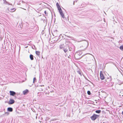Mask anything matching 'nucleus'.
Listing matches in <instances>:
<instances>
[{"instance_id":"obj_1","label":"nucleus","mask_w":123,"mask_h":123,"mask_svg":"<svg viewBox=\"0 0 123 123\" xmlns=\"http://www.w3.org/2000/svg\"><path fill=\"white\" fill-rule=\"evenodd\" d=\"M82 52L80 51L77 52L75 54V57L76 59H79L81 58Z\"/></svg>"},{"instance_id":"obj_2","label":"nucleus","mask_w":123,"mask_h":123,"mask_svg":"<svg viewBox=\"0 0 123 123\" xmlns=\"http://www.w3.org/2000/svg\"><path fill=\"white\" fill-rule=\"evenodd\" d=\"M99 117V115L94 114L90 118L92 120L94 121L97 118Z\"/></svg>"},{"instance_id":"obj_3","label":"nucleus","mask_w":123,"mask_h":123,"mask_svg":"<svg viewBox=\"0 0 123 123\" xmlns=\"http://www.w3.org/2000/svg\"><path fill=\"white\" fill-rule=\"evenodd\" d=\"M100 78L101 80H103L105 78V77L103 75L102 72L101 71L100 72Z\"/></svg>"},{"instance_id":"obj_4","label":"nucleus","mask_w":123,"mask_h":123,"mask_svg":"<svg viewBox=\"0 0 123 123\" xmlns=\"http://www.w3.org/2000/svg\"><path fill=\"white\" fill-rule=\"evenodd\" d=\"M15 102L14 100L12 99H10L9 100L8 102L9 104H13Z\"/></svg>"},{"instance_id":"obj_5","label":"nucleus","mask_w":123,"mask_h":123,"mask_svg":"<svg viewBox=\"0 0 123 123\" xmlns=\"http://www.w3.org/2000/svg\"><path fill=\"white\" fill-rule=\"evenodd\" d=\"M59 11L62 17L63 18H64L65 17L63 13V12L62 11V9L60 10Z\"/></svg>"},{"instance_id":"obj_6","label":"nucleus","mask_w":123,"mask_h":123,"mask_svg":"<svg viewBox=\"0 0 123 123\" xmlns=\"http://www.w3.org/2000/svg\"><path fill=\"white\" fill-rule=\"evenodd\" d=\"M10 95L13 96L16 94V93L13 91H10Z\"/></svg>"},{"instance_id":"obj_7","label":"nucleus","mask_w":123,"mask_h":123,"mask_svg":"<svg viewBox=\"0 0 123 123\" xmlns=\"http://www.w3.org/2000/svg\"><path fill=\"white\" fill-rule=\"evenodd\" d=\"M29 92L28 90V89H26L23 91V93L24 95L26 94Z\"/></svg>"},{"instance_id":"obj_8","label":"nucleus","mask_w":123,"mask_h":123,"mask_svg":"<svg viewBox=\"0 0 123 123\" xmlns=\"http://www.w3.org/2000/svg\"><path fill=\"white\" fill-rule=\"evenodd\" d=\"M56 5L59 10L61 9L58 3H56Z\"/></svg>"},{"instance_id":"obj_9","label":"nucleus","mask_w":123,"mask_h":123,"mask_svg":"<svg viewBox=\"0 0 123 123\" xmlns=\"http://www.w3.org/2000/svg\"><path fill=\"white\" fill-rule=\"evenodd\" d=\"M7 111L10 112H12V109L11 107H9L7 108Z\"/></svg>"},{"instance_id":"obj_10","label":"nucleus","mask_w":123,"mask_h":123,"mask_svg":"<svg viewBox=\"0 0 123 123\" xmlns=\"http://www.w3.org/2000/svg\"><path fill=\"white\" fill-rule=\"evenodd\" d=\"M36 54L38 56H39L40 54V52L39 51H36Z\"/></svg>"},{"instance_id":"obj_11","label":"nucleus","mask_w":123,"mask_h":123,"mask_svg":"<svg viewBox=\"0 0 123 123\" xmlns=\"http://www.w3.org/2000/svg\"><path fill=\"white\" fill-rule=\"evenodd\" d=\"M64 46V44H61L59 45V47L60 49H62L63 48Z\"/></svg>"},{"instance_id":"obj_12","label":"nucleus","mask_w":123,"mask_h":123,"mask_svg":"<svg viewBox=\"0 0 123 123\" xmlns=\"http://www.w3.org/2000/svg\"><path fill=\"white\" fill-rule=\"evenodd\" d=\"M30 57L31 60H33V56L32 55H30Z\"/></svg>"},{"instance_id":"obj_13","label":"nucleus","mask_w":123,"mask_h":123,"mask_svg":"<svg viewBox=\"0 0 123 123\" xmlns=\"http://www.w3.org/2000/svg\"><path fill=\"white\" fill-rule=\"evenodd\" d=\"M11 12H13L15 11L16 10V9L14 8H12L10 9Z\"/></svg>"},{"instance_id":"obj_14","label":"nucleus","mask_w":123,"mask_h":123,"mask_svg":"<svg viewBox=\"0 0 123 123\" xmlns=\"http://www.w3.org/2000/svg\"><path fill=\"white\" fill-rule=\"evenodd\" d=\"M101 112V111L100 110H97L95 112L97 113H100Z\"/></svg>"},{"instance_id":"obj_15","label":"nucleus","mask_w":123,"mask_h":123,"mask_svg":"<svg viewBox=\"0 0 123 123\" xmlns=\"http://www.w3.org/2000/svg\"><path fill=\"white\" fill-rule=\"evenodd\" d=\"M120 49L121 50H123V46H121L120 47Z\"/></svg>"},{"instance_id":"obj_16","label":"nucleus","mask_w":123,"mask_h":123,"mask_svg":"<svg viewBox=\"0 0 123 123\" xmlns=\"http://www.w3.org/2000/svg\"><path fill=\"white\" fill-rule=\"evenodd\" d=\"M87 93L89 95H90L91 94V93L90 91H88L87 92Z\"/></svg>"},{"instance_id":"obj_17","label":"nucleus","mask_w":123,"mask_h":123,"mask_svg":"<svg viewBox=\"0 0 123 123\" xmlns=\"http://www.w3.org/2000/svg\"><path fill=\"white\" fill-rule=\"evenodd\" d=\"M36 78H34L33 79V83H34L35 81H36Z\"/></svg>"},{"instance_id":"obj_18","label":"nucleus","mask_w":123,"mask_h":123,"mask_svg":"<svg viewBox=\"0 0 123 123\" xmlns=\"http://www.w3.org/2000/svg\"><path fill=\"white\" fill-rule=\"evenodd\" d=\"M78 72L80 75L81 76H82L81 73L80 72V71H78Z\"/></svg>"},{"instance_id":"obj_19","label":"nucleus","mask_w":123,"mask_h":123,"mask_svg":"<svg viewBox=\"0 0 123 123\" xmlns=\"http://www.w3.org/2000/svg\"><path fill=\"white\" fill-rule=\"evenodd\" d=\"M64 51L66 53L67 52V51H68V49H64Z\"/></svg>"},{"instance_id":"obj_20","label":"nucleus","mask_w":123,"mask_h":123,"mask_svg":"<svg viewBox=\"0 0 123 123\" xmlns=\"http://www.w3.org/2000/svg\"><path fill=\"white\" fill-rule=\"evenodd\" d=\"M44 13L46 14V15L47 14V13H46V11H44Z\"/></svg>"},{"instance_id":"obj_21","label":"nucleus","mask_w":123,"mask_h":123,"mask_svg":"<svg viewBox=\"0 0 123 123\" xmlns=\"http://www.w3.org/2000/svg\"><path fill=\"white\" fill-rule=\"evenodd\" d=\"M122 114L123 115V111L122 112Z\"/></svg>"}]
</instances>
